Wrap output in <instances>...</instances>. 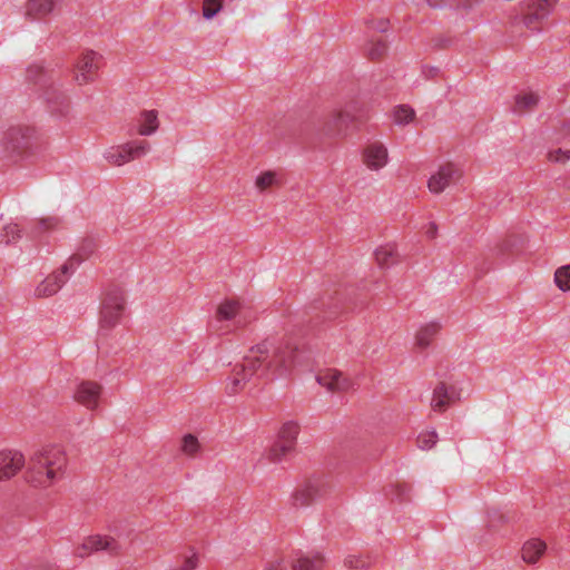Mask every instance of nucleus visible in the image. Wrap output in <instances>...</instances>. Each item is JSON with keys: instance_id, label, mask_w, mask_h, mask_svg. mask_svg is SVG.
<instances>
[{"instance_id": "f257e3e1", "label": "nucleus", "mask_w": 570, "mask_h": 570, "mask_svg": "<svg viewBox=\"0 0 570 570\" xmlns=\"http://www.w3.org/2000/svg\"><path fill=\"white\" fill-rule=\"evenodd\" d=\"M301 352L289 341L266 338L252 346L242 363L233 368L226 392L235 395L252 381H272L288 374L299 362Z\"/></svg>"}, {"instance_id": "f03ea898", "label": "nucleus", "mask_w": 570, "mask_h": 570, "mask_svg": "<svg viewBox=\"0 0 570 570\" xmlns=\"http://www.w3.org/2000/svg\"><path fill=\"white\" fill-rule=\"evenodd\" d=\"M61 71L45 67L40 63H32L27 68L26 80L32 85L47 104L49 111L59 118L68 116L70 111V99L61 90L59 81Z\"/></svg>"}, {"instance_id": "7ed1b4c3", "label": "nucleus", "mask_w": 570, "mask_h": 570, "mask_svg": "<svg viewBox=\"0 0 570 570\" xmlns=\"http://www.w3.org/2000/svg\"><path fill=\"white\" fill-rule=\"evenodd\" d=\"M66 465L60 446H45L30 458L26 479L35 487H48L62 476Z\"/></svg>"}, {"instance_id": "20e7f679", "label": "nucleus", "mask_w": 570, "mask_h": 570, "mask_svg": "<svg viewBox=\"0 0 570 570\" xmlns=\"http://www.w3.org/2000/svg\"><path fill=\"white\" fill-rule=\"evenodd\" d=\"M66 465L60 446H45L30 458L26 479L35 487H48L62 476Z\"/></svg>"}, {"instance_id": "39448f33", "label": "nucleus", "mask_w": 570, "mask_h": 570, "mask_svg": "<svg viewBox=\"0 0 570 570\" xmlns=\"http://www.w3.org/2000/svg\"><path fill=\"white\" fill-rule=\"evenodd\" d=\"M0 146L3 149V156L13 159L28 158L41 149L35 130L28 127H12L8 129Z\"/></svg>"}, {"instance_id": "423d86ee", "label": "nucleus", "mask_w": 570, "mask_h": 570, "mask_svg": "<svg viewBox=\"0 0 570 570\" xmlns=\"http://www.w3.org/2000/svg\"><path fill=\"white\" fill-rule=\"evenodd\" d=\"M357 307L358 302L354 291L348 288L326 291L312 306L316 316L321 317L320 314H322L324 320H334L341 314L354 312Z\"/></svg>"}, {"instance_id": "0eeeda50", "label": "nucleus", "mask_w": 570, "mask_h": 570, "mask_svg": "<svg viewBox=\"0 0 570 570\" xmlns=\"http://www.w3.org/2000/svg\"><path fill=\"white\" fill-rule=\"evenodd\" d=\"M125 304L121 288L115 286L108 289L100 308V330L109 331L117 325L125 312Z\"/></svg>"}, {"instance_id": "6e6552de", "label": "nucleus", "mask_w": 570, "mask_h": 570, "mask_svg": "<svg viewBox=\"0 0 570 570\" xmlns=\"http://www.w3.org/2000/svg\"><path fill=\"white\" fill-rule=\"evenodd\" d=\"M333 491V483L327 476H314L308 479L293 493L295 507H306L311 503L326 498Z\"/></svg>"}, {"instance_id": "1a4fd4ad", "label": "nucleus", "mask_w": 570, "mask_h": 570, "mask_svg": "<svg viewBox=\"0 0 570 570\" xmlns=\"http://www.w3.org/2000/svg\"><path fill=\"white\" fill-rule=\"evenodd\" d=\"M150 150V144L147 140H132L116 147L109 148L105 153L106 160L114 166H121L135 159L147 155Z\"/></svg>"}, {"instance_id": "9d476101", "label": "nucleus", "mask_w": 570, "mask_h": 570, "mask_svg": "<svg viewBox=\"0 0 570 570\" xmlns=\"http://www.w3.org/2000/svg\"><path fill=\"white\" fill-rule=\"evenodd\" d=\"M95 551H106L111 556H117L121 551V547L115 538L108 535H90L86 538L82 544L75 550V556L85 558Z\"/></svg>"}, {"instance_id": "9b49d317", "label": "nucleus", "mask_w": 570, "mask_h": 570, "mask_svg": "<svg viewBox=\"0 0 570 570\" xmlns=\"http://www.w3.org/2000/svg\"><path fill=\"white\" fill-rule=\"evenodd\" d=\"M73 259L67 261L58 272L49 275L42 283H40L35 294L38 297H49L56 294L62 285L67 282L68 277L73 273Z\"/></svg>"}, {"instance_id": "f8f14e48", "label": "nucleus", "mask_w": 570, "mask_h": 570, "mask_svg": "<svg viewBox=\"0 0 570 570\" xmlns=\"http://www.w3.org/2000/svg\"><path fill=\"white\" fill-rule=\"evenodd\" d=\"M101 56L89 50L85 52L75 66V81L78 85H85L95 80L100 68Z\"/></svg>"}, {"instance_id": "ddd939ff", "label": "nucleus", "mask_w": 570, "mask_h": 570, "mask_svg": "<svg viewBox=\"0 0 570 570\" xmlns=\"http://www.w3.org/2000/svg\"><path fill=\"white\" fill-rule=\"evenodd\" d=\"M461 177V170L452 163H448L439 167V170L433 174L429 181L428 187L431 193L440 194L450 184L458 180Z\"/></svg>"}, {"instance_id": "4468645a", "label": "nucleus", "mask_w": 570, "mask_h": 570, "mask_svg": "<svg viewBox=\"0 0 570 570\" xmlns=\"http://www.w3.org/2000/svg\"><path fill=\"white\" fill-rule=\"evenodd\" d=\"M554 3L556 0H538L523 19L525 27L533 31L542 30L543 20L549 16Z\"/></svg>"}, {"instance_id": "2eb2a0df", "label": "nucleus", "mask_w": 570, "mask_h": 570, "mask_svg": "<svg viewBox=\"0 0 570 570\" xmlns=\"http://www.w3.org/2000/svg\"><path fill=\"white\" fill-rule=\"evenodd\" d=\"M389 160L387 148L380 141H373L363 150V161L371 170L382 169Z\"/></svg>"}, {"instance_id": "dca6fc26", "label": "nucleus", "mask_w": 570, "mask_h": 570, "mask_svg": "<svg viewBox=\"0 0 570 570\" xmlns=\"http://www.w3.org/2000/svg\"><path fill=\"white\" fill-rule=\"evenodd\" d=\"M101 394V386L92 381H82L79 383L75 399L78 403L89 410H95L98 406Z\"/></svg>"}, {"instance_id": "f3484780", "label": "nucleus", "mask_w": 570, "mask_h": 570, "mask_svg": "<svg viewBox=\"0 0 570 570\" xmlns=\"http://www.w3.org/2000/svg\"><path fill=\"white\" fill-rule=\"evenodd\" d=\"M317 382L332 392H344L352 387V381L342 372L333 368L322 371L316 376Z\"/></svg>"}, {"instance_id": "a211bd4d", "label": "nucleus", "mask_w": 570, "mask_h": 570, "mask_svg": "<svg viewBox=\"0 0 570 570\" xmlns=\"http://www.w3.org/2000/svg\"><path fill=\"white\" fill-rule=\"evenodd\" d=\"M354 119L355 117L348 111H334L325 120L323 131L327 136L342 135Z\"/></svg>"}, {"instance_id": "6ab92c4d", "label": "nucleus", "mask_w": 570, "mask_h": 570, "mask_svg": "<svg viewBox=\"0 0 570 570\" xmlns=\"http://www.w3.org/2000/svg\"><path fill=\"white\" fill-rule=\"evenodd\" d=\"M24 465V458L17 451L0 452V480L10 479Z\"/></svg>"}, {"instance_id": "aec40b11", "label": "nucleus", "mask_w": 570, "mask_h": 570, "mask_svg": "<svg viewBox=\"0 0 570 570\" xmlns=\"http://www.w3.org/2000/svg\"><path fill=\"white\" fill-rule=\"evenodd\" d=\"M456 399H458V393H456L454 386H449L445 383L440 382L433 391L431 406L434 411L442 412L449 405L454 403L456 401Z\"/></svg>"}, {"instance_id": "412c9836", "label": "nucleus", "mask_w": 570, "mask_h": 570, "mask_svg": "<svg viewBox=\"0 0 570 570\" xmlns=\"http://www.w3.org/2000/svg\"><path fill=\"white\" fill-rule=\"evenodd\" d=\"M324 563L325 559L320 552L297 551L291 560V570H321Z\"/></svg>"}, {"instance_id": "4be33fe9", "label": "nucleus", "mask_w": 570, "mask_h": 570, "mask_svg": "<svg viewBox=\"0 0 570 570\" xmlns=\"http://www.w3.org/2000/svg\"><path fill=\"white\" fill-rule=\"evenodd\" d=\"M63 0H29L27 16L32 19H41L52 12Z\"/></svg>"}, {"instance_id": "5701e85b", "label": "nucleus", "mask_w": 570, "mask_h": 570, "mask_svg": "<svg viewBox=\"0 0 570 570\" xmlns=\"http://www.w3.org/2000/svg\"><path fill=\"white\" fill-rule=\"evenodd\" d=\"M138 134L141 136H150L159 128L158 114L156 110H144L137 118Z\"/></svg>"}, {"instance_id": "b1692460", "label": "nucleus", "mask_w": 570, "mask_h": 570, "mask_svg": "<svg viewBox=\"0 0 570 570\" xmlns=\"http://www.w3.org/2000/svg\"><path fill=\"white\" fill-rule=\"evenodd\" d=\"M441 324L438 322L428 323L419 328L415 335V345L420 350H425L430 346L433 338L441 331Z\"/></svg>"}, {"instance_id": "393cba45", "label": "nucleus", "mask_w": 570, "mask_h": 570, "mask_svg": "<svg viewBox=\"0 0 570 570\" xmlns=\"http://www.w3.org/2000/svg\"><path fill=\"white\" fill-rule=\"evenodd\" d=\"M539 102V96L534 92H521L514 98V106L512 108L515 114H525L533 110Z\"/></svg>"}, {"instance_id": "a878e982", "label": "nucleus", "mask_w": 570, "mask_h": 570, "mask_svg": "<svg viewBox=\"0 0 570 570\" xmlns=\"http://www.w3.org/2000/svg\"><path fill=\"white\" fill-rule=\"evenodd\" d=\"M546 543L538 539L527 541L522 548V558L527 563H534L546 551Z\"/></svg>"}, {"instance_id": "bb28decb", "label": "nucleus", "mask_w": 570, "mask_h": 570, "mask_svg": "<svg viewBox=\"0 0 570 570\" xmlns=\"http://www.w3.org/2000/svg\"><path fill=\"white\" fill-rule=\"evenodd\" d=\"M243 314V306L238 301L227 299L217 308L218 321H229Z\"/></svg>"}, {"instance_id": "cd10ccee", "label": "nucleus", "mask_w": 570, "mask_h": 570, "mask_svg": "<svg viewBox=\"0 0 570 570\" xmlns=\"http://www.w3.org/2000/svg\"><path fill=\"white\" fill-rule=\"evenodd\" d=\"M96 248H97V243L94 238H85L81 242L77 253H75L68 261L73 259V265H75V269H76L77 266H79L81 264V262L89 258L94 254Z\"/></svg>"}, {"instance_id": "c85d7f7f", "label": "nucleus", "mask_w": 570, "mask_h": 570, "mask_svg": "<svg viewBox=\"0 0 570 570\" xmlns=\"http://www.w3.org/2000/svg\"><path fill=\"white\" fill-rule=\"evenodd\" d=\"M375 259L381 267H390L397 262V253L394 245L381 246L375 250Z\"/></svg>"}, {"instance_id": "c756f323", "label": "nucleus", "mask_w": 570, "mask_h": 570, "mask_svg": "<svg viewBox=\"0 0 570 570\" xmlns=\"http://www.w3.org/2000/svg\"><path fill=\"white\" fill-rule=\"evenodd\" d=\"M364 50L368 59L379 60L386 53L387 45L382 37H373Z\"/></svg>"}, {"instance_id": "7c9ffc66", "label": "nucleus", "mask_w": 570, "mask_h": 570, "mask_svg": "<svg viewBox=\"0 0 570 570\" xmlns=\"http://www.w3.org/2000/svg\"><path fill=\"white\" fill-rule=\"evenodd\" d=\"M294 448L291 444H286L284 441H276L267 452V459L271 462L277 463L282 462L285 458H287L291 453L294 452Z\"/></svg>"}, {"instance_id": "2f4dec72", "label": "nucleus", "mask_w": 570, "mask_h": 570, "mask_svg": "<svg viewBox=\"0 0 570 570\" xmlns=\"http://www.w3.org/2000/svg\"><path fill=\"white\" fill-rule=\"evenodd\" d=\"M59 224L60 219L56 216L40 218L30 230L31 236L39 237L43 233H48L50 230L56 229L59 226Z\"/></svg>"}, {"instance_id": "473e14b6", "label": "nucleus", "mask_w": 570, "mask_h": 570, "mask_svg": "<svg viewBox=\"0 0 570 570\" xmlns=\"http://www.w3.org/2000/svg\"><path fill=\"white\" fill-rule=\"evenodd\" d=\"M298 432L299 426L297 423L293 421L286 422L278 433V441H284L286 444H291V446L295 449Z\"/></svg>"}, {"instance_id": "72a5a7b5", "label": "nucleus", "mask_w": 570, "mask_h": 570, "mask_svg": "<svg viewBox=\"0 0 570 570\" xmlns=\"http://www.w3.org/2000/svg\"><path fill=\"white\" fill-rule=\"evenodd\" d=\"M556 285L563 292L570 291V265L559 267L554 273Z\"/></svg>"}, {"instance_id": "f704fd0d", "label": "nucleus", "mask_w": 570, "mask_h": 570, "mask_svg": "<svg viewBox=\"0 0 570 570\" xmlns=\"http://www.w3.org/2000/svg\"><path fill=\"white\" fill-rule=\"evenodd\" d=\"M371 560L363 556L350 554L344 559V566L348 569L364 570L371 566Z\"/></svg>"}, {"instance_id": "c9c22d12", "label": "nucleus", "mask_w": 570, "mask_h": 570, "mask_svg": "<svg viewBox=\"0 0 570 570\" xmlns=\"http://www.w3.org/2000/svg\"><path fill=\"white\" fill-rule=\"evenodd\" d=\"M224 0H204L202 13L207 20L213 19L222 9Z\"/></svg>"}, {"instance_id": "e433bc0d", "label": "nucleus", "mask_w": 570, "mask_h": 570, "mask_svg": "<svg viewBox=\"0 0 570 570\" xmlns=\"http://www.w3.org/2000/svg\"><path fill=\"white\" fill-rule=\"evenodd\" d=\"M414 110L409 106H399L394 111V121L399 125H406L414 118Z\"/></svg>"}, {"instance_id": "4c0bfd02", "label": "nucleus", "mask_w": 570, "mask_h": 570, "mask_svg": "<svg viewBox=\"0 0 570 570\" xmlns=\"http://www.w3.org/2000/svg\"><path fill=\"white\" fill-rule=\"evenodd\" d=\"M436 442L438 433L435 431L424 432L417 436V446L422 450H429L433 448Z\"/></svg>"}, {"instance_id": "58836bf2", "label": "nucleus", "mask_w": 570, "mask_h": 570, "mask_svg": "<svg viewBox=\"0 0 570 570\" xmlns=\"http://www.w3.org/2000/svg\"><path fill=\"white\" fill-rule=\"evenodd\" d=\"M514 246H515V240L511 237L507 238L493 248V254L495 256H504L509 253H513Z\"/></svg>"}, {"instance_id": "ea45409f", "label": "nucleus", "mask_w": 570, "mask_h": 570, "mask_svg": "<svg viewBox=\"0 0 570 570\" xmlns=\"http://www.w3.org/2000/svg\"><path fill=\"white\" fill-rule=\"evenodd\" d=\"M198 448V440L194 435L187 434L184 436L181 449L186 454L194 455L197 452Z\"/></svg>"}, {"instance_id": "a19ab883", "label": "nucleus", "mask_w": 570, "mask_h": 570, "mask_svg": "<svg viewBox=\"0 0 570 570\" xmlns=\"http://www.w3.org/2000/svg\"><path fill=\"white\" fill-rule=\"evenodd\" d=\"M275 175L272 171L261 174L256 179V186L261 190H265L274 184Z\"/></svg>"}, {"instance_id": "79ce46f5", "label": "nucleus", "mask_w": 570, "mask_h": 570, "mask_svg": "<svg viewBox=\"0 0 570 570\" xmlns=\"http://www.w3.org/2000/svg\"><path fill=\"white\" fill-rule=\"evenodd\" d=\"M548 158H549V160L554 161V163H564L568 159H570V151L557 149V150L550 151L548 154Z\"/></svg>"}, {"instance_id": "37998d69", "label": "nucleus", "mask_w": 570, "mask_h": 570, "mask_svg": "<svg viewBox=\"0 0 570 570\" xmlns=\"http://www.w3.org/2000/svg\"><path fill=\"white\" fill-rule=\"evenodd\" d=\"M263 570H288L287 564L284 563L282 558H275L266 562Z\"/></svg>"}, {"instance_id": "c03bdc74", "label": "nucleus", "mask_w": 570, "mask_h": 570, "mask_svg": "<svg viewBox=\"0 0 570 570\" xmlns=\"http://www.w3.org/2000/svg\"><path fill=\"white\" fill-rule=\"evenodd\" d=\"M21 229L18 225H9L6 227L7 243L14 242L21 237Z\"/></svg>"}, {"instance_id": "a18cd8bd", "label": "nucleus", "mask_w": 570, "mask_h": 570, "mask_svg": "<svg viewBox=\"0 0 570 570\" xmlns=\"http://www.w3.org/2000/svg\"><path fill=\"white\" fill-rule=\"evenodd\" d=\"M389 21L387 20H377L370 22L368 28L374 29L380 32H385L387 30Z\"/></svg>"}, {"instance_id": "49530a36", "label": "nucleus", "mask_w": 570, "mask_h": 570, "mask_svg": "<svg viewBox=\"0 0 570 570\" xmlns=\"http://www.w3.org/2000/svg\"><path fill=\"white\" fill-rule=\"evenodd\" d=\"M198 560L196 556H191L185 559L181 570H193L197 568Z\"/></svg>"}, {"instance_id": "de8ad7c7", "label": "nucleus", "mask_w": 570, "mask_h": 570, "mask_svg": "<svg viewBox=\"0 0 570 570\" xmlns=\"http://www.w3.org/2000/svg\"><path fill=\"white\" fill-rule=\"evenodd\" d=\"M396 495L400 498V500H406L407 499V492L410 491V488L406 484H397L395 487Z\"/></svg>"}, {"instance_id": "09e8293b", "label": "nucleus", "mask_w": 570, "mask_h": 570, "mask_svg": "<svg viewBox=\"0 0 570 570\" xmlns=\"http://www.w3.org/2000/svg\"><path fill=\"white\" fill-rule=\"evenodd\" d=\"M438 234V225L435 223H430L426 229V235L430 238H434Z\"/></svg>"}, {"instance_id": "8fccbe9b", "label": "nucleus", "mask_w": 570, "mask_h": 570, "mask_svg": "<svg viewBox=\"0 0 570 570\" xmlns=\"http://www.w3.org/2000/svg\"><path fill=\"white\" fill-rule=\"evenodd\" d=\"M438 72H439L438 68H429L428 71H424V73L426 75V78H432V77L436 76Z\"/></svg>"}, {"instance_id": "3c124183", "label": "nucleus", "mask_w": 570, "mask_h": 570, "mask_svg": "<svg viewBox=\"0 0 570 570\" xmlns=\"http://www.w3.org/2000/svg\"><path fill=\"white\" fill-rule=\"evenodd\" d=\"M444 0H426L430 7H441Z\"/></svg>"}, {"instance_id": "603ef678", "label": "nucleus", "mask_w": 570, "mask_h": 570, "mask_svg": "<svg viewBox=\"0 0 570 570\" xmlns=\"http://www.w3.org/2000/svg\"><path fill=\"white\" fill-rule=\"evenodd\" d=\"M363 305H364V302H363V301H361V302H360V308H362V306H363Z\"/></svg>"}, {"instance_id": "864d4df0", "label": "nucleus", "mask_w": 570, "mask_h": 570, "mask_svg": "<svg viewBox=\"0 0 570 570\" xmlns=\"http://www.w3.org/2000/svg\"><path fill=\"white\" fill-rule=\"evenodd\" d=\"M568 188H570V181L568 183Z\"/></svg>"}]
</instances>
